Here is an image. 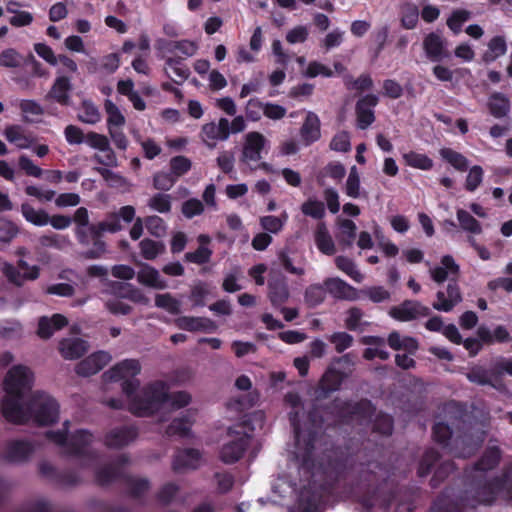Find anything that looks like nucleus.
<instances>
[{
    "label": "nucleus",
    "mask_w": 512,
    "mask_h": 512,
    "mask_svg": "<svg viewBox=\"0 0 512 512\" xmlns=\"http://www.w3.org/2000/svg\"><path fill=\"white\" fill-rule=\"evenodd\" d=\"M134 412H171L187 406L191 396L184 391L169 393V385L161 380L153 381L139 389L138 380H128L122 384Z\"/></svg>",
    "instance_id": "f257e3e1"
},
{
    "label": "nucleus",
    "mask_w": 512,
    "mask_h": 512,
    "mask_svg": "<svg viewBox=\"0 0 512 512\" xmlns=\"http://www.w3.org/2000/svg\"><path fill=\"white\" fill-rule=\"evenodd\" d=\"M291 426L294 432V449L292 453L299 460L300 470L304 474H311L316 482V478L327 475L329 466H324L323 458L316 463L319 458L318 439L316 437V418H292Z\"/></svg>",
    "instance_id": "f03ea898"
},
{
    "label": "nucleus",
    "mask_w": 512,
    "mask_h": 512,
    "mask_svg": "<svg viewBox=\"0 0 512 512\" xmlns=\"http://www.w3.org/2000/svg\"><path fill=\"white\" fill-rule=\"evenodd\" d=\"M266 431L265 418H237L227 428V439L219 452L221 461L233 464L242 458L247 448L259 449L260 436Z\"/></svg>",
    "instance_id": "7ed1b4c3"
},
{
    "label": "nucleus",
    "mask_w": 512,
    "mask_h": 512,
    "mask_svg": "<svg viewBox=\"0 0 512 512\" xmlns=\"http://www.w3.org/2000/svg\"><path fill=\"white\" fill-rule=\"evenodd\" d=\"M33 384L34 373L28 366L14 365L6 372L3 379V416H20L24 409V396Z\"/></svg>",
    "instance_id": "20e7f679"
},
{
    "label": "nucleus",
    "mask_w": 512,
    "mask_h": 512,
    "mask_svg": "<svg viewBox=\"0 0 512 512\" xmlns=\"http://www.w3.org/2000/svg\"><path fill=\"white\" fill-rule=\"evenodd\" d=\"M459 273L460 267L451 255H444L439 265L429 268L430 277L435 283L449 281L445 290L436 293V301L432 304L435 310L450 312L462 301L460 287L457 284Z\"/></svg>",
    "instance_id": "39448f33"
},
{
    "label": "nucleus",
    "mask_w": 512,
    "mask_h": 512,
    "mask_svg": "<svg viewBox=\"0 0 512 512\" xmlns=\"http://www.w3.org/2000/svg\"><path fill=\"white\" fill-rule=\"evenodd\" d=\"M336 364H345L353 366L354 361L350 353L340 357H335L332 363L327 367L313 392L314 401L328 399L330 395L341 388L343 381L348 377V373L336 368Z\"/></svg>",
    "instance_id": "423d86ee"
},
{
    "label": "nucleus",
    "mask_w": 512,
    "mask_h": 512,
    "mask_svg": "<svg viewBox=\"0 0 512 512\" xmlns=\"http://www.w3.org/2000/svg\"><path fill=\"white\" fill-rule=\"evenodd\" d=\"M476 498L475 502L479 504H491L498 498L512 502V475L504 474L501 478L485 483L476 491ZM471 505L474 506V501Z\"/></svg>",
    "instance_id": "0eeeda50"
},
{
    "label": "nucleus",
    "mask_w": 512,
    "mask_h": 512,
    "mask_svg": "<svg viewBox=\"0 0 512 512\" xmlns=\"http://www.w3.org/2000/svg\"><path fill=\"white\" fill-rule=\"evenodd\" d=\"M60 405L51 394L36 390L24 401V409L20 416H58Z\"/></svg>",
    "instance_id": "6e6552de"
},
{
    "label": "nucleus",
    "mask_w": 512,
    "mask_h": 512,
    "mask_svg": "<svg viewBox=\"0 0 512 512\" xmlns=\"http://www.w3.org/2000/svg\"><path fill=\"white\" fill-rule=\"evenodd\" d=\"M122 229L121 221L117 213L109 214L105 220L98 225H91L89 230L95 237V249H89L85 252L86 258L96 259L105 252V243L100 239L102 232L115 233Z\"/></svg>",
    "instance_id": "1a4fd4ad"
},
{
    "label": "nucleus",
    "mask_w": 512,
    "mask_h": 512,
    "mask_svg": "<svg viewBox=\"0 0 512 512\" xmlns=\"http://www.w3.org/2000/svg\"><path fill=\"white\" fill-rule=\"evenodd\" d=\"M87 145L99 151L92 158L95 162L103 165L105 168L118 167L119 163L116 153L111 148L109 139L105 135L92 131L88 132Z\"/></svg>",
    "instance_id": "9d476101"
},
{
    "label": "nucleus",
    "mask_w": 512,
    "mask_h": 512,
    "mask_svg": "<svg viewBox=\"0 0 512 512\" xmlns=\"http://www.w3.org/2000/svg\"><path fill=\"white\" fill-rule=\"evenodd\" d=\"M269 147V141L260 132H249L244 137L241 161L250 164L262 159V152Z\"/></svg>",
    "instance_id": "9b49d317"
},
{
    "label": "nucleus",
    "mask_w": 512,
    "mask_h": 512,
    "mask_svg": "<svg viewBox=\"0 0 512 512\" xmlns=\"http://www.w3.org/2000/svg\"><path fill=\"white\" fill-rule=\"evenodd\" d=\"M430 314V308L416 300H405L397 306H393L389 315L402 322H409Z\"/></svg>",
    "instance_id": "f8f14e48"
},
{
    "label": "nucleus",
    "mask_w": 512,
    "mask_h": 512,
    "mask_svg": "<svg viewBox=\"0 0 512 512\" xmlns=\"http://www.w3.org/2000/svg\"><path fill=\"white\" fill-rule=\"evenodd\" d=\"M141 371V366L138 360L125 359L108 371L103 373V379L105 382H116L123 380L122 384L128 380H136L137 376Z\"/></svg>",
    "instance_id": "ddd939ff"
},
{
    "label": "nucleus",
    "mask_w": 512,
    "mask_h": 512,
    "mask_svg": "<svg viewBox=\"0 0 512 512\" xmlns=\"http://www.w3.org/2000/svg\"><path fill=\"white\" fill-rule=\"evenodd\" d=\"M229 136V120L224 117L220 118L217 123L204 124L201 129V139L210 149L216 147L217 141H226Z\"/></svg>",
    "instance_id": "4468645a"
},
{
    "label": "nucleus",
    "mask_w": 512,
    "mask_h": 512,
    "mask_svg": "<svg viewBox=\"0 0 512 512\" xmlns=\"http://www.w3.org/2000/svg\"><path fill=\"white\" fill-rule=\"evenodd\" d=\"M335 406L339 412L338 416H373L375 413V407L368 399H337Z\"/></svg>",
    "instance_id": "2eb2a0df"
},
{
    "label": "nucleus",
    "mask_w": 512,
    "mask_h": 512,
    "mask_svg": "<svg viewBox=\"0 0 512 512\" xmlns=\"http://www.w3.org/2000/svg\"><path fill=\"white\" fill-rule=\"evenodd\" d=\"M378 103V97L368 94L358 100L356 104L357 126L359 129H367L375 120L373 108Z\"/></svg>",
    "instance_id": "dca6fc26"
},
{
    "label": "nucleus",
    "mask_w": 512,
    "mask_h": 512,
    "mask_svg": "<svg viewBox=\"0 0 512 512\" xmlns=\"http://www.w3.org/2000/svg\"><path fill=\"white\" fill-rule=\"evenodd\" d=\"M110 360L111 356L109 353L98 351L79 362L76 366V373L84 377L94 375L106 366Z\"/></svg>",
    "instance_id": "f3484780"
},
{
    "label": "nucleus",
    "mask_w": 512,
    "mask_h": 512,
    "mask_svg": "<svg viewBox=\"0 0 512 512\" xmlns=\"http://www.w3.org/2000/svg\"><path fill=\"white\" fill-rule=\"evenodd\" d=\"M71 91L72 84L70 79L66 76H58L46 94L45 99L54 100L62 106H69L71 104Z\"/></svg>",
    "instance_id": "a211bd4d"
},
{
    "label": "nucleus",
    "mask_w": 512,
    "mask_h": 512,
    "mask_svg": "<svg viewBox=\"0 0 512 512\" xmlns=\"http://www.w3.org/2000/svg\"><path fill=\"white\" fill-rule=\"evenodd\" d=\"M112 294L116 298L128 299L134 303L147 305L149 298L137 287L130 283L114 281L110 284Z\"/></svg>",
    "instance_id": "6ab92c4d"
},
{
    "label": "nucleus",
    "mask_w": 512,
    "mask_h": 512,
    "mask_svg": "<svg viewBox=\"0 0 512 512\" xmlns=\"http://www.w3.org/2000/svg\"><path fill=\"white\" fill-rule=\"evenodd\" d=\"M136 276L137 281L141 285L157 290H163L168 287L166 279L161 276L160 272L148 264H142Z\"/></svg>",
    "instance_id": "aec40b11"
},
{
    "label": "nucleus",
    "mask_w": 512,
    "mask_h": 512,
    "mask_svg": "<svg viewBox=\"0 0 512 512\" xmlns=\"http://www.w3.org/2000/svg\"><path fill=\"white\" fill-rule=\"evenodd\" d=\"M324 504H326V501L322 494L311 493L310 490L304 488L300 493L297 506L291 512H321L320 506Z\"/></svg>",
    "instance_id": "412c9836"
},
{
    "label": "nucleus",
    "mask_w": 512,
    "mask_h": 512,
    "mask_svg": "<svg viewBox=\"0 0 512 512\" xmlns=\"http://www.w3.org/2000/svg\"><path fill=\"white\" fill-rule=\"evenodd\" d=\"M300 135L305 145H310L319 140L321 136L320 119L314 112L309 111L307 113L300 129Z\"/></svg>",
    "instance_id": "4be33fe9"
},
{
    "label": "nucleus",
    "mask_w": 512,
    "mask_h": 512,
    "mask_svg": "<svg viewBox=\"0 0 512 512\" xmlns=\"http://www.w3.org/2000/svg\"><path fill=\"white\" fill-rule=\"evenodd\" d=\"M423 47L431 61L437 62L447 56L443 38L437 33L428 34L423 41Z\"/></svg>",
    "instance_id": "5701e85b"
},
{
    "label": "nucleus",
    "mask_w": 512,
    "mask_h": 512,
    "mask_svg": "<svg viewBox=\"0 0 512 512\" xmlns=\"http://www.w3.org/2000/svg\"><path fill=\"white\" fill-rule=\"evenodd\" d=\"M67 324V318L62 314H54L50 318L43 316L39 319L38 335L43 339H48L55 331L63 328Z\"/></svg>",
    "instance_id": "b1692460"
},
{
    "label": "nucleus",
    "mask_w": 512,
    "mask_h": 512,
    "mask_svg": "<svg viewBox=\"0 0 512 512\" xmlns=\"http://www.w3.org/2000/svg\"><path fill=\"white\" fill-rule=\"evenodd\" d=\"M269 299L274 307L283 305L289 298V289L284 277L271 279L268 282Z\"/></svg>",
    "instance_id": "393cba45"
},
{
    "label": "nucleus",
    "mask_w": 512,
    "mask_h": 512,
    "mask_svg": "<svg viewBox=\"0 0 512 512\" xmlns=\"http://www.w3.org/2000/svg\"><path fill=\"white\" fill-rule=\"evenodd\" d=\"M314 240L318 250L321 253L328 256L335 254V243L324 222H320L317 224L316 230L314 232Z\"/></svg>",
    "instance_id": "a878e982"
},
{
    "label": "nucleus",
    "mask_w": 512,
    "mask_h": 512,
    "mask_svg": "<svg viewBox=\"0 0 512 512\" xmlns=\"http://www.w3.org/2000/svg\"><path fill=\"white\" fill-rule=\"evenodd\" d=\"M326 292L337 299H352L355 295V290L344 280L335 277L327 278L324 281Z\"/></svg>",
    "instance_id": "bb28decb"
},
{
    "label": "nucleus",
    "mask_w": 512,
    "mask_h": 512,
    "mask_svg": "<svg viewBox=\"0 0 512 512\" xmlns=\"http://www.w3.org/2000/svg\"><path fill=\"white\" fill-rule=\"evenodd\" d=\"M477 336L485 344L511 341L510 333L503 325L496 326L493 331H491L487 326H479L477 329Z\"/></svg>",
    "instance_id": "cd10ccee"
},
{
    "label": "nucleus",
    "mask_w": 512,
    "mask_h": 512,
    "mask_svg": "<svg viewBox=\"0 0 512 512\" xmlns=\"http://www.w3.org/2000/svg\"><path fill=\"white\" fill-rule=\"evenodd\" d=\"M87 349V342L79 338L63 339L60 342V352L65 359H78L84 355Z\"/></svg>",
    "instance_id": "c85d7f7f"
},
{
    "label": "nucleus",
    "mask_w": 512,
    "mask_h": 512,
    "mask_svg": "<svg viewBox=\"0 0 512 512\" xmlns=\"http://www.w3.org/2000/svg\"><path fill=\"white\" fill-rule=\"evenodd\" d=\"M201 455L194 449H186L177 453L173 461V468L176 471L183 469H195L200 465Z\"/></svg>",
    "instance_id": "c756f323"
},
{
    "label": "nucleus",
    "mask_w": 512,
    "mask_h": 512,
    "mask_svg": "<svg viewBox=\"0 0 512 512\" xmlns=\"http://www.w3.org/2000/svg\"><path fill=\"white\" fill-rule=\"evenodd\" d=\"M387 343L393 350H405L414 354L418 349V341L410 336H402L399 332L393 331L389 334Z\"/></svg>",
    "instance_id": "7c9ffc66"
},
{
    "label": "nucleus",
    "mask_w": 512,
    "mask_h": 512,
    "mask_svg": "<svg viewBox=\"0 0 512 512\" xmlns=\"http://www.w3.org/2000/svg\"><path fill=\"white\" fill-rule=\"evenodd\" d=\"M136 436L137 433L132 428L114 429L106 436V445L112 448H120L129 444Z\"/></svg>",
    "instance_id": "2f4dec72"
},
{
    "label": "nucleus",
    "mask_w": 512,
    "mask_h": 512,
    "mask_svg": "<svg viewBox=\"0 0 512 512\" xmlns=\"http://www.w3.org/2000/svg\"><path fill=\"white\" fill-rule=\"evenodd\" d=\"M169 70L173 72V74L179 79H173L172 80L176 83H182L184 82L190 75L189 68L183 63V58L178 57H167L165 61V72L166 74L170 76Z\"/></svg>",
    "instance_id": "473e14b6"
},
{
    "label": "nucleus",
    "mask_w": 512,
    "mask_h": 512,
    "mask_svg": "<svg viewBox=\"0 0 512 512\" xmlns=\"http://www.w3.org/2000/svg\"><path fill=\"white\" fill-rule=\"evenodd\" d=\"M488 108L492 116L503 118L510 110L509 99L503 93L495 92L489 98Z\"/></svg>",
    "instance_id": "72a5a7b5"
},
{
    "label": "nucleus",
    "mask_w": 512,
    "mask_h": 512,
    "mask_svg": "<svg viewBox=\"0 0 512 512\" xmlns=\"http://www.w3.org/2000/svg\"><path fill=\"white\" fill-rule=\"evenodd\" d=\"M4 135L10 143L15 144L19 149L30 148L34 142L32 138L24 134L23 128L19 125L8 126Z\"/></svg>",
    "instance_id": "f704fd0d"
},
{
    "label": "nucleus",
    "mask_w": 512,
    "mask_h": 512,
    "mask_svg": "<svg viewBox=\"0 0 512 512\" xmlns=\"http://www.w3.org/2000/svg\"><path fill=\"white\" fill-rule=\"evenodd\" d=\"M507 52L506 39L503 36H494L488 42V50L483 54V61L491 63Z\"/></svg>",
    "instance_id": "c9c22d12"
},
{
    "label": "nucleus",
    "mask_w": 512,
    "mask_h": 512,
    "mask_svg": "<svg viewBox=\"0 0 512 512\" xmlns=\"http://www.w3.org/2000/svg\"><path fill=\"white\" fill-rule=\"evenodd\" d=\"M21 213L27 222L35 226L42 227L48 224V213L43 209H35L29 203L21 205Z\"/></svg>",
    "instance_id": "e433bc0d"
},
{
    "label": "nucleus",
    "mask_w": 512,
    "mask_h": 512,
    "mask_svg": "<svg viewBox=\"0 0 512 512\" xmlns=\"http://www.w3.org/2000/svg\"><path fill=\"white\" fill-rule=\"evenodd\" d=\"M357 226L349 219H344L339 222V232L336 238L340 245L343 247H351L356 237Z\"/></svg>",
    "instance_id": "4c0bfd02"
},
{
    "label": "nucleus",
    "mask_w": 512,
    "mask_h": 512,
    "mask_svg": "<svg viewBox=\"0 0 512 512\" xmlns=\"http://www.w3.org/2000/svg\"><path fill=\"white\" fill-rule=\"evenodd\" d=\"M403 160L409 167L429 171L433 168V160L426 154L418 153L415 151H409L403 154Z\"/></svg>",
    "instance_id": "58836bf2"
},
{
    "label": "nucleus",
    "mask_w": 512,
    "mask_h": 512,
    "mask_svg": "<svg viewBox=\"0 0 512 512\" xmlns=\"http://www.w3.org/2000/svg\"><path fill=\"white\" fill-rule=\"evenodd\" d=\"M439 154L443 160L448 162L456 170L464 172L468 169L469 161L463 154L451 148H441Z\"/></svg>",
    "instance_id": "ea45409f"
},
{
    "label": "nucleus",
    "mask_w": 512,
    "mask_h": 512,
    "mask_svg": "<svg viewBox=\"0 0 512 512\" xmlns=\"http://www.w3.org/2000/svg\"><path fill=\"white\" fill-rule=\"evenodd\" d=\"M77 118L82 123L94 125L100 121L101 114L93 102L84 100L81 103Z\"/></svg>",
    "instance_id": "a19ab883"
},
{
    "label": "nucleus",
    "mask_w": 512,
    "mask_h": 512,
    "mask_svg": "<svg viewBox=\"0 0 512 512\" xmlns=\"http://www.w3.org/2000/svg\"><path fill=\"white\" fill-rule=\"evenodd\" d=\"M92 435L87 431H78L71 436L67 444V452L71 454H82L85 452V447L92 442Z\"/></svg>",
    "instance_id": "79ce46f5"
},
{
    "label": "nucleus",
    "mask_w": 512,
    "mask_h": 512,
    "mask_svg": "<svg viewBox=\"0 0 512 512\" xmlns=\"http://www.w3.org/2000/svg\"><path fill=\"white\" fill-rule=\"evenodd\" d=\"M457 220L462 230L474 235L482 233L481 223L464 209H458L456 212Z\"/></svg>",
    "instance_id": "37998d69"
},
{
    "label": "nucleus",
    "mask_w": 512,
    "mask_h": 512,
    "mask_svg": "<svg viewBox=\"0 0 512 512\" xmlns=\"http://www.w3.org/2000/svg\"><path fill=\"white\" fill-rule=\"evenodd\" d=\"M32 451V447L29 443L24 441H15L8 445L6 457L10 461H22L26 459Z\"/></svg>",
    "instance_id": "c03bdc74"
},
{
    "label": "nucleus",
    "mask_w": 512,
    "mask_h": 512,
    "mask_svg": "<svg viewBox=\"0 0 512 512\" xmlns=\"http://www.w3.org/2000/svg\"><path fill=\"white\" fill-rule=\"evenodd\" d=\"M104 108L107 114V126L110 128H121L125 124V117L111 100L107 99L104 103Z\"/></svg>",
    "instance_id": "a18cd8bd"
},
{
    "label": "nucleus",
    "mask_w": 512,
    "mask_h": 512,
    "mask_svg": "<svg viewBox=\"0 0 512 512\" xmlns=\"http://www.w3.org/2000/svg\"><path fill=\"white\" fill-rule=\"evenodd\" d=\"M466 378L471 382V383H474V384H477V385H480V386H485V385H490V386H494L493 382H492V373L482 367V366H473L466 374Z\"/></svg>",
    "instance_id": "49530a36"
},
{
    "label": "nucleus",
    "mask_w": 512,
    "mask_h": 512,
    "mask_svg": "<svg viewBox=\"0 0 512 512\" xmlns=\"http://www.w3.org/2000/svg\"><path fill=\"white\" fill-rule=\"evenodd\" d=\"M170 418H161V420H169ZM168 424L167 434L169 436L186 437L190 434L191 422L190 418H171Z\"/></svg>",
    "instance_id": "de8ad7c7"
},
{
    "label": "nucleus",
    "mask_w": 512,
    "mask_h": 512,
    "mask_svg": "<svg viewBox=\"0 0 512 512\" xmlns=\"http://www.w3.org/2000/svg\"><path fill=\"white\" fill-rule=\"evenodd\" d=\"M326 288L320 284H312L305 290L304 299L309 307H316L323 303L326 297Z\"/></svg>",
    "instance_id": "09e8293b"
},
{
    "label": "nucleus",
    "mask_w": 512,
    "mask_h": 512,
    "mask_svg": "<svg viewBox=\"0 0 512 512\" xmlns=\"http://www.w3.org/2000/svg\"><path fill=\"white\" fill-rule=\"evenodd\" d=\"M335 264L339 270L343 271L355 282L361 283L363 281V275L351 259L345 256H337L335 258Z\"/></svg>",
    "instance_id": "8fccbe9b"
},
{
    "label": "nucleus",
    "mask_w": 512,
    "mask_h": 512,
    "mask_svg": "<svg viewBox=\"0 0 512 512\" xmlns=\"http://www.w3.org/2000/svg\"><path fill=\"white\" fill-rule=\"evenodd\" d=\"M212 322L202 317L183 316L177 319V326L188 331L206 330Z\"/></svg>",
    "instance_id": "3c124183"
},
{
    "label": "nucleus",
    "mask_w": 512,
    "mask_h": 512,
    "mask_svg": "<svg viewBox=\"0 0 512 512\" xmlns=\"http://www.w3.org/2000/svg\"><path fill=\"white\" fill-rule=\"evenodd\" d=\"M288 220V214L283 212L280 216H263L260 219L261 227L273 234L279 233Z\"/></svg>",
    "instance_id": "603ef678"
},
{
    "label": "nucleus",
    "mask_w": 512,
    "mask_h": 512,
    "mask_svg": "<svg viewBox=\"0 0 512 512\" xmlns=\"http://www.w3.org/2000/svg\"><path fill=\"white\" fill-rule=\"evenodd\" d=\"M327 340L334 345L337 353H343L345 350L352 347L354 337L347 332L338 331L327 336Z\"/></svg>",
    "instance_id": "864d4df0"
},
{
    "label": "nucleus",
    "mask_w": 512,
    "mask_h": 512,
    "mask_svg": "<svg viewBox=\"0 0 512 512\" xmlns=\"http://www.w3.org/2000/svg\"><path fill=\"white\" fill-rule=\"evenodd\" d=\"M155 306L162 308L170 314L177 315L181 312V303L175 299L171 294H157L155 297Z\"/></svg>",
    "instance_id": "5fc2aeb1"
},
{
    "label": "nucleus",
    "mask_w": 512,
    "mask_h": 512,
    "mask_svg": "<svg viewBox=\"0 0 512 512\" xmlns=\"http://www.w3.org/2000/svg\"><path fill=\"white\" fill-rule=\"evenodd\" d=\"M301 211L305 216L312 217L314 219H322L325 214V204L315 198H309L301 205Z\"/></svg>",
    "instance_id": "6e6d98bb"
},
{
    "label": "nucleus",
    "mask_w": 512,
    "mask_h": 512,
    "mask_svg": "<svg viewBox=\"0 0 512 512\" xmlns=\"http://www.w3.org/2000/svg\"><path fill=\"white\" fill-rule=\"evenodd\" d=\"M500 458V452L496 447H490L481 460L475 466L476 473H482L486 470L492 469L497 465Z\"/></svg>",
    "instance_id": "4d7b16f0"
},
{
    "label": "nucleus",
    "mask_w": 512,
    "mask_h": 512,
    "mask_svg": "<svg viewBox=\"0 0 512 512\" xmlns=\"http://www.w3.org/2000/svg\"><path fill=\"white\" fill-rule=\"evenodd\" d=\"M19 108L25 115L41 116L45 112L49 115H57L56 109L49 106L45 109L35 100H22L19 104Z\"/></svg>",
    "instance_id": "13d9d810"
},
{
    "label": "nucleus",
    "mask_w": 512,
    "mask_h": 512,
    "mask_svg": "<svg viewBox=\"0 0 512 512\" xmlns=\"http://www.w3.org/2000/svg\"><path fill=\"white\" fill-rule=\"evenodd\" d=\"M141 255L147 260H153L164 251V245L161 242L148 238L139 243Z\"/></svg>",
    "instance_id": "bf43d9fd"
},
{
    "label": "nucleus",
    "mask_w": 512,
    "mask_h": 512,
    "mask_svg": "<svg viewBox=\"0 0 512 512\" xmlns=\"http://www.w3.org/2000/svg\"><path fill=\"white\" fill-rule=\"evenodd\" d=\"M95 170L102 176L110 187L123 188L128 185V181L121 174L105 167H97Z\"/></svg>",
    "instance_id": "052dcab7"
},
{
    "label": "nucleus",
    "mask_w": 512,
    "mask_h": 512,
    "mask_svg": "<svg viewBox=\"0 0 512 512\" xmlns=\"http://www.w3.org/2000/svg\"><path fill=\"white\" fill-rule=\"evenodd\" d=\"M471 18V12L465 9H457L452 12L447 20V26L453 31L454 34H459L462 30L464 22Z\"/></svg>",
    "instance_id": "680f3d73"
},
{
    "label": "nucleus",
    "mask_w": 512,
    "mask_h": 512,
    "mask_svg": "<svg viewBox=\"0 0 512 512\" xmlns=\"http://www.w3.org/2000/svg\"><path fill=\"white\" fill-rule=\"evenodd\" d=\"M148 207L159 213H169L171 210V196L164 193L153 195L147 203Z\"/></svg>",
    "instance_id": "e2e57ef3"
},
{
    "label": "nucleus",
    "mask_w": 512,
    "mask_h": 512,
    "mask_svg": "<svg viewBox=\"0 0 512 512\" xmlns=\"http://www.w3.org/2000/svg\"><path fill=\"white\" fill-rule=\"evenodd\" d=\"M204 204L197 198H190L182 203L181 212L187 219H192L204 212Z\"/></svg>",
    "instance_id": "0e129e2a"
},
{
    "label": "nucleus",
    "mask_w": 512,
    "mask_h": 512,
    "mask_svg": "<svg viewBox=\"0 0 512 512\" xmlns=\"http://www.w3.org/2000/svg\"><path fill=\"white\" fill-rule=\"evenodd\" d=\"M148 232L155 237H163L166 234V223L164 220L156 215L148 216L144 222Z\"/></svg>",
    "instance_id": "69168bd1"
},
{
    "label": "nucleus",
    "mask_w": 512,
    "mask_h": 512,
    "mask_svg": "<svg viewBox=\"0 0 512 512\" xmlns=\"http://www.w3.org/2000/svg\"><path fill=\"white\" fill-rule=\"evenodd\" d=\"M484 171L481 166L474 165L469 169L465 181V189L469 192L475 191L483 181Z\"/></svg>",
    "instance_id": "338daca9"
},
{
    "label": "nucleus",
    "mask_w": 512,
    "mask_h": 512,
    "mask_svg": "<svg viewBox=\"0 0 512 512\" xmlns=\"http://www.w3.org/2000/svg\"><path fill=\"white\" fill-rule=\"evenodd\" d=\"M191 161L185 156H175L170 160L171 173L178 179L191 169Z\"/></svg>",
    "instance_id": "774afa93"
}]
</instances>
